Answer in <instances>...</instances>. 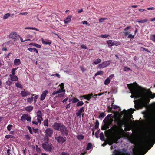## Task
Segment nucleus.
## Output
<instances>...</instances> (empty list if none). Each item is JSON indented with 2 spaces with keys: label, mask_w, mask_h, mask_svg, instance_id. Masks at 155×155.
<instances>
[{
  "label": "nucleus",
  "mask_w": 155,
  "mask_h": 155,
  "mask_svg": "<svg viewBox=\"0 0 155 155\" xmlns=\"http://www.w3.org/2000/svg\"><path fill=\"white\" fill-rule=\"evenodd\" d=\"M101 61V60L99 58H97L94 61L93 63L95 64H98L100 63Z\"/></svg>",
  "instance_id": "obj_33"
},
{
  "label": "nucleus",
  "mask_w": 155,
  "mask_h": 155,
  "mask_svg": "<svg viewBox=\"0 0 155 155\" xmlns=\"http://www.w3.org/2000/svg\"><path fill=\"white\" fill-rule=\"evenodd\" d=\"M79 101V100L75 97H74L73 99L72 102L73 103H75Z\"/></svg>",
  "instance_id": "obj_47"
},
{
  "label": "nucleus",
  "mask_w": 155,
  "mask_h": 155,
  "mask_svg": "<svg viewBox=\"0 0 155 155\" xmlns=\"http://www.w3.org/2000/svg\"><path fill=\"white\" fill-rule=\"evenodd\" d=\"M100 36L103 38H106L108 37V36H110L107 34H106L105 35H101Z\"/></svg>",
  "instance_id": "obj_64"
},
{
  "label": "nucleus",
  "mask_w": 155,
  "mask_h": 155,
  "mask_svg": "<svg viewBox=\"0 0 155 155\" xmlns=\"http://www.w3.org/2000/svg\"><path fill=\"white\" fill-rule=\"evenodd\" d=\"M92 147V145L91 143H89L87 145V146L86 147L87 150H88L91 149Z\"/></svg>",
  "instance_id": "obj_38"
},
{
  "label": "nucleus",
  "mask_w": 155,
  "mask_h": 155,
  "mask_svg": "<svg viewBox=\"0 0 155 155\" xmlns=\"http://www.w3.org/2000/svg\"><path fill=\"white\" fill-rule=\"evenodd\" d=\"M18 67L16 68H14L12 69L11 73L12 74V76L15 75V71L18 68Z\"/></svg>",
  "instance_id": "obj_40"
},
{
  "label": "nucleus",
  "mask_w": 155,
  "mask_h": 155,
  "mask_svg": "<svg viewBox=\"0 0 155 155\" xmlns=\"http://www.w3.org/2000/svg\"><path fill=\"white\" fill-rule=\"evenodd\" d=\"M48 91L47 90H45L42 92L40 97V100H43L45 98L47 94H48Z\"/></svg>",
  "instance_id": "obj_14"
},
{
  "label": "nucleus",
  "mask_w": 155,
  "mask_h": 155,
  "mask_svg": "<svg viewBox=\"0 0 155 155\" xmlns=\"http://www.w3.org/2000/svg\"><path fill=\"white\" fill-rule=\"evenodd\" d=\"M127 86L132 94L130 96L131 98L137 99L140 97L138 93V89L134 86L133 84H127Z\"/></svg>",
  "instance_id": "obj_2"
},
{
  "label": "nucleus",
  "mask_w": 155,
  "mask_h": 155,
  "mask_svg": "<svg viewBox=\"0 0 155 155\" xmlns=\"http://www.w3.org/2000/svg\"><path fill=\"white\" fill-rule=\"evenodd\" d=\"M95 125L94 127V129H97L98 128L99 123L98 120H96L95 123Z\"/></svg>",
  "instance_id": "obj_32"
},
{
  "label": "nucleus",
  "mask_w": 155,
  "mask_h": 155,
  "mask_svg": "<svg viewBox=\"0 0 155 155\" xmlns=\"http://www.w3.org/2000/svg\"><path fill=\"white\" fill-rule=\"evenodd\" d=\"M27 128L28 129V130H29V131L30 134H32V129L31 127H30L29 126H27Z\"/></svg>",
  "instance_id": "obj_56"
},
{
  "label": "nucleus",
  "mask_w": 155,
  "mask_h": 155,
  "mask_svg": "<svg viewBox=\"0 0 155 155\" xmlns=\"http://www.w3.org/2000/svg\"><path fill=\"white\" fill-rule=\"evenodd\" d=\"M84 107H81L80 109L76 112V116L77 117H81L82 113L84 111Z\"/></svg>",
  "instance_id": "obj_12"
},
{
  "label": "nucleus",
  "mask_w": 155,
  "mask_h": 155,
  "mask_svg": "<svg viewBox=\"0 0 155 155\" xmlns=\"http://www.w3.org/2000/svg\"><path fill=\"white\" fill-rule=\"evenodd\" d=\"M53 133V130L50 128H48L45 130V133L46 137L45 138L48 137H51Z\"/></svg>",
  "instance_id": "obj_9"
},
{
  "label": "nucleus",
  "mask_w": 155,
  "mask_h": 155,
  "mask_svg": "<svg viewBox=\"0 0 155 155\" xmlns=\"http://www.w3.org/2000/svg\"><path fill=\"white\" fill-rule=\"evenodd\" d=\"M21 120H26L28 121H31V117L28 115L27 114H24L21 117Z\"/></svg>",
  "instance_id": "obj_13"
},
{
  "label": "nucleus",
  "mask_w": 155,
  "mask_h": 155,
  "mask_svg": "<svg viewBox=\"0 0 155 155\" xmlns=\"http://www.w3.org/2000/svg\"><path fill=\"white\" fill-rule=\"evenodd\" d=\"M148 21V20L147 19H145L143 20H141L140 21H136L139 23H142L147 22Z\"/></svg>",
  "instance_id": "obj_28"
},
{
  "label": "nucleus",
  "mask_w": 155,
  "mask_h": 155,
  "mask_svg": "<svg viewBox=\"0 0 155 155\" xmlns=\"http://www.w3.org/2000/svg\"><path fill=\"white\" fill-rule=\"evenodd\" d=\"M55 138L57 141L60 143H63L66 140V138L65 137H64L61 135L55 137Z\"/></svg>",
  "instance_id": "obj_7"
},
{
  "label": "nucleus",
  "mask_w": 155,
  "mask_h": 155,
  "mask_svg": "<svg viewBox=\"0 0 155 155\" xmlns=\"http://www.w3.org/2000/svg\"><path fill=\"white\" fill-rule=\"evenodd\" d=\"M42 116V115L41 112L40 110H38L37 112V122L33 120L32 123L36 125L38 124V122L40 124H41V121L43 120Z\"/></svg>",
  "instance_id": "obj_5"
},
{
  "label": "nucleus",
  "mask_w": 155,
  "mask_h": 155,
  "mask_svg": "<svg viewBox=\"0 0 155 155\" xmlns=\"http://www.w3.org/2000/svg\"><path fill=\"white\" fill-rule=\"evenodd\" d=\"M41 40L42 41V43L43 44H45V45H50L52 43V41L49 40H45L46 41L44 40L43 38H41Z\"/></svg>",
  "instance_id": "obj_18"
},
{
  "label": "nucleus",
  "mask_w": 155,
  "mask_h": 155,
  "mask_svg": "<svg viewBox=\"0 0 155 155\" xmlns=\"http://www.w3.org/2000/svg\"><path fill=\"white\" fill-rule=\"evenodd\" d=\"M100 140L102 141H104L105 137L103 132H102L100 133Z\"/></svg>",
  "instance_id": "obj_26"
},
{
  "label": "nucleus",
  "mask_w": 155,
  "mask_h": 155,
  "mask_svg": "<svg viewBox=\"0 0 155 155\" xmlns=\"http://www.w3.org/2000/svg\"><path fill=\"white\" fill-rule=\"evenodd\" d=\"M105 115L106 114H105L104 112L100 113V114L98 116V118L99 119H102L104 117Z\"/></svg>",
  "instance_id": "obj_27"
},
{
  "label": "nucleus",
  "mask_w": 155,
  "mask_h": 155,
  "mask_svg": "<svg viewBox=\"0 0 155 155\" xmlns=\"http://www.w3.org/2000/svg\"><path fill=\"white\" fill-rule=\"evenodd\" d=\"M20 94L22 97H25L29 95L30 93L28 92H26L25 91H22L21 92Z\"/></svg>",
  "instance_id": "obj_20"
},
{
  "label": "nucleus",
  "mask_w": 155,
  "mask_h": 155,
  "mask_svg": "<svg viewBox=\"0 0 155 155\" xmlns=\"http://www.w3.org/2000/svg\"><path fill=\"white\" fill-rule=\"evenodd\" d=\"M33 108V106H29L25 107V109L26 110L30 112L32 110Z\"/></svg>",
  "instance_id": "obj_22"
},
{
  "label": "nucleus",
  "mask_w": 155,
  "mask_h": 155,
  "mask_svg": "<svg viewBox=\"0 0 155 155\" xmlns=\"http://www.w3.org/2000/svg\"><path fill=\"white\" fill-rule=\"evenodd\" d=\"M134 35H132L131 34H129L128 36V38H134Z\"/></svg>",
  "instance_id": "obj_57"
},
{
  "label": "nucleus",
  "mask_w": 155,
  "mask_h": 155,
  "mask_svg": "<svg viewBox=\"0 0 155 155\" xmlns=\"http://www.w3.org/2000/svg\"><path fill=\"white\" fill-rule=\"evenodd\" d=\"M107 42L109 46L111 47L113 46V41L112 40H108Z\"/></svg>",
  "instance_id": "obj_34"
},
{
  "label": "nucleus",
  "mask_w": 155,
  "mask_h": 155,
  "mask_svg": "<svg viewBox=\"0 0 155 155\" xmlns=\"http://www.w3.org/2000/svg\"><path fill=\"white\" fill-rule=\"evenodd\" d=\"M25 29H32V30H36L37 31H38V29H37L36 28H35L34 27H26L25 28Z\"/></svg>",
  "instance_id": "obj_39"
},
{
  "label": "nucleus",
  "mask_w": 155,
  "mask_h": 155,
  "mask_svg": "<svg viewBox=\"0 0 155 155\" xmlns=\"http://www.w3.org/2000/svg\"><path fill=\"white\" fill-rule=\"evenodd\" d=\"M110 80L107 78L105 80L104 84L106 85H108L110 83Z\"/></svg>",
  "instance_id": "obj_44"
},
{
  "label": "nucleus",
  "mask_w": 155,
  "mask_h": 155,
  "mask_svg": "<svg viewBox=\"0 0 155 155\" xmlns=\"http://www.w3.org/2000/svg\"><path fill=\"white\" fill-rule=\"evenodd\" d=\"M100 131V130H98L95 133V136L96 138H98L99 137L98 134Z\"/></svg>",
  "instance_id": "obj_58"
},
{
  "label": "nucleus",
  "mask_w": 155,
  "mask_h": 155,
  "mask_svg": "<svg viewBox=\"0 0 155 155\" xmlns=\"http://www.w3.org/2000/svg\"><path fill=\"white\" fill-rule=\"evenodd\" d=\"M111 115V114H108L103 120V122H107L108 121L110 120V118Z\"/></svg>",
  "instance_id": "obj_25"
},
{
  "label": "nucleus",
  "mask_w": 155,
  "mask_h": 155,
  "mask_svg": "<svg viewBox=\"0 0 155 155\" xmlns=\"http://www.w3.org/2000/svg\"><path fill=\"white\" fill-rule=\"evenodd\" d=\"M93 94L92 93L89 94L87 95H84L80 97V98H84L88 101L90 100L92 97H93Z\"/></svg>",
  "instance_id": "obj_10"
},
{
  "label": "nucleus",
  "mask_w": 155,
  "mask_h": 155,
  "mask_svg": "<svg viewBox=\"0 0 155 155\" xmlns=\"http://www.w3.org/2000/svg\"><path fill=\"white\" fill-rule=\"evenodd\" d=\"M21 61L19 59H16L14 61V64L15 66H18L21 64Z\"/></svg>",
  "instance_id": "obj_19"
},
{
  "label": "nucleus",
  "mask_w": 155,
  "mask_h": 155,
  "mask_svg": "<svg viewBox=\"0 0 155 155\" xmlns=\"http://www.w3.org/2000/svg\"><path fill=\"white\" fill-rule=\"evenodd\" d=\"M10 15V13H7L5 14L3 17V19H6L8 18L9 17Z\"/></svg>",
  "instance_id": "obj_42"
},
{
  "label": "nucleus",
  "mask_w": 155,
  "mask_h": 155,
  "mask_svg": "<svg viewBox=\"0 0 155 155\" xmlns=\"http://www.w3.org/2000/svg\"><path fill=\"white\" fill-rule=\"evenodd\" d=\"M30 45H32L33 46L38 48H40L41 47V46L40 45L36 43H31L30 44Z\"/></svg>",
  "instance_id": "obj_31"
},
{
  "label": "nucleus",
  "mask_w": 155,
  "mask_h": 155,
  "mask_svg": "<svg viewBox=\"0 0 155 155\" xmlns=\"http://www.w3.org/2000/svg\"><path fill=\"white\" fill-rule=\"evenodd\" d=\"M52 127L54 129L60 131L61 134L63 135L67 136L68 134V131L67 128L61 123L55 122Z\"/></svg>",
  "instance_id": "obj_1"
},
{
  "label": "nucleus",
  "mask_w": 155,
  "mask_h": 155,
  "mask_svg": "<svg viewBox=\"0 0 155 155\" xmlns=\"http://www.w3.org/2000/svg\"><path fill=\"white\" fill-rule=\"evenodd\" d=\"M64 94H59L58 96H56L55 97H64Z\"/></svg>",
  "instance_id": "obj_61"
},
{
  "label": "nucleus",
  "mask_w": 155,
  "mask_h": 155,
  "mask_svg": "<svg viewBox=\"0 0 155 155\" xmlns=\"http://www.w3.org/2000/svg\"><path fill=\"white\" fill-rule=\"evenodd\" d=\"M110 63V61H107L103 62L102 64L98 66V68H105L109 65Z\"/></svg>",
  "instance_id": "obj_8"
},
{
  "label": "nucleus",
  "mask_w": 155,
  "mask_h": 155,
  "mask_svg": "<svg viewBox=\"0 0 155 155\" xmlns=\"http://www.w3.org/2000/svg\"><path fill=\"white\" fill-rule=\"evenodd\" d=\"M130 69L127 67H124V70L125 71H128L129 70H130Z\"/></svg>",
  "instance_id": "obj_51"
},
{
  "label": "nucleus",
  "mask_w": 155,
  "mask_h": 155,
  "mask_svg": "<svg viewBox=\"0 0 155 155\" xmlns=\"http://www.w3.org/2000/svg\"><path fill=\"white\" fill-rule=\"evenodd\" d=\"M120 45V42L117 41H113V45Z\"/></svg>",
  "instance_id": "obj_49"
},
{
  "label": "nucleus",
  "mask_w": 155,
  "mask_h": 155,
  "mask_svg": "<svg viewBox=\"0 0 155 155\" xmlns=\"http://www.w3.org/2000/svg\"><path fill=\"white\" fill-rule=\"evenodd\" d=\"M10 76L11 78V80L12 81H17L18 80V79L17 77L15 75L12 76L11 75H10Z\"/></svg>",
  "instance_id": "obj_23"
},
{
  "label": "nucleus",
  "mask_w": 155,
  "mask_h": 155,
  "mask_svg": "<svg viewBox=\"0 0 155 155\" xmlns=\"http://www.w3.org/2000/svg\"><path fill=\"white\" fill-rule=\"evenodd\" d=\"M33 101V97H32L31 98H29L27 99V101L31 103Z\"/></svg>",
  "instance_id": "obj_48"
},
{
  "label": "nucleus",
  "mask_w": 155,
  "mask_h": 155,
  "mask_svg": "<svg viewBox=\"0 0 155 155\" xmlns=\"http://www.w3.org/2000/svg\"><path fill=\"white\" fill-rule=\"evenodd\" d=\"M77 139L79 140H83L84 138V136L82 134H79L77 136Z\"/></svg>",
  "instance_id": "obj_29"
},
{
  "label": "nucleus",
  "mask_w": 155,
  "mask_h": 155,
  "mask_svg": "<svg viewBox=\"0 0 155 155\" xmlns=\"http://www.w3.org/2000/svg\"><path fill=\"white\" fill-rule=\"evenodd\" d=\"M28 50L30 52H34L35 50V48H28Z\"/></svg>",
  "instance_id": "obj_59"
},
{
  "label": "nucleus",
  "mask_w": 155,
  "mask_h": 155,
  "mask_svg": "<svg viewBox=\"0 0 155 155\" xmlns=\"http://www.w3.org/2000/svg\"><path fill=\"white\" fill-rule=\"evenodd\" d=\"M19 35H18L16 32H11L9 35V37L10 38H12L14 40H16L18 38Z\"/></svg>",
  "instance_id": "obj_11"
},
{
  "label": "nucleus",
  "mask_w": 155,
  "mask_h": 155,
  "mask_svg": "<svg viewBox=\"0 0 155 155\" xmlns=\"http://www.w3.org/2000/svg\"><path fill=\"white\" fill-rule=\"evenodd\" d=\"M104 124L102 126L101 129L102 130H106L109 128V125L107 122H104Z\"/></svg>",
  "instance_id": "obj_16"
},
{
  "label": "nucleus",
  "mask_w": 155,
  "mask_h": 155,
  "mask_svg": "<svg viewBox=\"0 0 155 155\" xmlns=\"http://www.w3.org/2000/svg\"><path fill=\"white\" fill-rule=\"evenodd\" d=\"M15 86L19 88H22L23 86L19 83L17 82L15 84Z\"/></svg>",
  "instance_id": "obj_30"
},
{
  "label": "nucleus",
  "mask_w": 155,
  "mask_h": 155,
  "mask_svg": "<svg viewBox=\"0 0 155 155\" xmlns=\"http://www.w3.org/2000/svg\"><path fill=\"white\" fill-rule=\"evenodd\" d=\"M72 17V15H68L64 20V23L65 24H68L70 22Z\"/></svg>",
  "instance_id": "obj_15"
},
{
  "label": "nucleus",
  "mask_w": 155,
  "mask_h": 155,
  "mask_svg": "<svg viewBox=\"0 0 155 155\" xmlns=\"http://www.w3.org/2000/svg\"><path fill=\"white\" fill-rule=\"evenodd\" d=\"M107 19V18H100L99 19V22L100 23H102V22H103L104 20H106Z\"/></svg>",
  "instance_id": "obj_60"
},
{
  "label": "nucleus",
  "mask_w": 155,
  "mask_h": 155,
  "mask_svg": "<svg viewBox=\"0 0 155 155\" xmlns=\"http://www.w3.org/2000/svg\"><path fill=\"white\" fill-rule=\"evenodd\" d=\"M111 99L112 100V104H111V106H112V108L114 109H117L118 108V107L116 105H113L114 102V98H111Z\"/></svg>",
  "instance_id": "obj_24"
},
{
  "label": "nucleus",
  "mask_w": 155,
  "mask_h": 155,
  "mask_svg": "<svg viewBox=\"0 0 155 155\" xmlns=\"http://www.w3.org/2000/svg\"><path fill=\"white\" fill-rule=\"evenodd\" d=\"M48 137L45 138L44 139L45 143L42 144V147L46 151L51 152L52 150V147L48 144Z\"/></svg>",
  "instance_id": "obj_4"
},
{
  "label": "nucleus",
  "mask_w": 155,
  "mask_h": 155,
  "mask_svg": "<svg viewBox=\"0 0 155 155\" xmlns=\"http://www.w3.org/2000/svg\"><path fill=\"white\" fill-rule=\"evenodd\" d=\"M84 104V103L82 101H79L78 102V103L76 104V106L77 107H78L79 106H82Z\"/></svg>",
  "instance_id": "obj_35"
},
{
  "label": "nucleus",
  "mask_w": 155,
  "mask_h": 155,
  "mask_svg": "<svg viewBox=\"0 0 155 155\" xmlns=\"http://www.w3.org/2000/svg\"><path fill=\"white\" fill-rule=\"evenodd\" d=\"M12 81L11 80V81L8 80L6 82V84L7 85H8L9 86H10L12 82Z\"/></svg>",
  "instance_id": "obj_52"
},
{
  "label": "nucleus",
  "mask_w": 155,
  "mask_h": 155,
  "mask_svg": "<svg viewBox=\"0 0 155 155\" xmlns=\"http://www.w3.org/2000/svg\"><path fill=\"white\" fill-rule=\"evenodd\" d=\"M114 76V75L113 74H112L111 75H110L108 78H107L109 79L110 81L111 79H112Z\"/></svg>",
  "instance_id": "obj_62"
},
{
  "label": "nucleus",
  "mask_w": 155,
  "mask_h": 155,
  "mask_svg": "<svg viewBox=\"0 0 155 155\" xmlns=\"http://www.w3.org/2000/svg\"><path fill=\"white\" fill-rule=\"evenodd\" d=\"M80 68L81 69V71L83 72H84L86 70V69L84 68V67H83V66H80Z\"/></svg>",
  "instance_id": "obj_50"
},
{
  "label": "nucleus",
  "mask_w": 155,
  "mask_h": 155,
  "mask_svg": "<svg viewBox=\"0 0 155 155\" xmlns=\"http://www.w3.org/2000/svg\"><path fill=\"white\" fill-rule=\"evenodd\" d=\"M150 39L155 42V35H151L150 36Z\"/></svg>",
  "instance_id": "obj_41"
},
{
  "label": "nucleus",
  "mask_w": 155,
  "mask_h": 155,
  "mask_svg": "<svg viewBox=\"0 0 155 155\" xmlns=\"http://www.w3.org/2000/svg\"><path fill=\"white\" fill-rule=\"evenodd\" d=\"M113 120L112 119H110V120L108 121L107 122L109 126L113 125Z\"/></svg>",
  "instance_id": "obj_53"
},
{
  "label": "nucleus",
  "mask_w": 155,
  "mask_h": 155,
  "mask_svg": "<svg viewBox=\"0 0 155 155\" xmlns=\"http://www.w3.org/2000/svg\"><path fill=\"white\" fill-rule=\"evenodd\" d=\"M125 123V121L123 120H118L117 123V124L118 125V127L120 128L122 127Z\"/></svg>",
  "instance_id": "obj_17"
},
{
  "label": "nucleus",
  "mask_w": 155,
  "mask_h": 155,
  "mask_svg": "<svg viewBox=\"0 0 155 155\" xmlns=\"http://www.w3.org/2000/svg\"><path fill=\"white\" fill-rule=\"evenodd\" d=\"M65 91L64 89H59L58 90L56 91V93L57 94H59L61 92H65Z\"/></svg>",
  "instance_id": "obj_43"
},
{
  "label": "nucleus",
  "mask_w": 155,
  "mask_h": 155,
  "mask_svg": "<svg viewBox=\"0 0 155 155\" xmlns=\"http://www.w3.org/2000/svg\"><path fill=\"white\" fill-rule=\"evenodd\" d=\"M5 138L8 139L10 138H14V136L12 135H7L5 136Z\"/></svg>",
  "instance_id": "obj_46"
},
{
  "label": "nucleus",
  "mask_w": 155,
  "mask_h": 155,
  "mask_svg": "<svg viewBox=\"0 0 155 155\" xmlns=\"http://www.w3.org/2000/svg\"><path fill=\"white\" fill-rule=\"evenodd\" d=\"M134 102L135 104V107L137 110L146 106L147 102L146 99L144 98H140L137 100H134Z\"/></svg>",
  "instance_id": "obj_3"
},
{
  "label": "nucleus",
  "mask_w": 155,
  "mask_h": 155,
  "mask_svg": "<svg viewBox=\"0 0 155 155\" xmlns=\"http://www.w3.org/2000/svg\"><path fill=\"white\" fill-rule=\"evenodd\" d=\"M12 126H13L12 125L9 124L7 126V129L8 131H10Z\"/></svg>",
  "instance_id": "obj_55"
},
{
  "label": "nucleus",
  "mask_w": 155,
  "mask_h": 155,
  "mask_svg": "<svg viewBox=\"0 0 155 155\" xmlns=\"http://www.w3.org/2000/svg\"><path fill=\"white\" fill-rule=\"evenodd\" d=\"M48 119L47 118L44 121L43 123H44V126H48Z\"/></svg>",
  "instance_id": "obj_37"
},
{
  "label": "nucleus",
  "mask_w": 155,
  "mask_h": 155,
  "mask_svg": "<svg viewBox=\"0 0 155 155\" xmlns=\"http://www.w3.org/2000/svg\"><path fill=\"white\" fill-rule=\"evenodd\" d=\"M117 132V134L116 136L117 139L115 142L116 143L117 142L118 139L122 137V134L124 132V130L122 128V127H118Z\"/></svg>",
  "instance_id": "obj_6"
},
{
  "label": "nucleus",
  "mask_w": 155,
  "mask_h": 155,
  "mask_svg": "<svg viewBox=\"0 0 155 155\" xmlns=\"http://www.w3.org/2000/svg\"><path fill=\"white\" fill-rule=\"evenodd\" d=\"M122 151L123 153H122L123 155H131L130 153L127 151V150L125 149L124 148L122 149Z\"/></svg>",
  "instance_id": "obj_21"
},
{
  "label": "nucleus",
  "mask_w": 155,
  "mask_h": 155,
  "mask_svg": "<svg viewBox=\"0 0 155 155\" xmlns=\"http://www.w3.org/2000/svg\"><path fill=\"white\" fill-rule=\"evenodd\" d=\"M35 147L36 151L39 153H40L41 150L40 148L38 147V145H36Z\"/></svg>",
  "instance_id": "obj_54"
},
{
  "label": "nucleus",
  "mask_w": 155,
  "mask_h": 155,
  "mask_svg": "<svg viewBox=\"0 0 155 155\" xmlns=\"http://www.w3.org/2000/svg\"><path fill=\"white\" fill-rule=\"evenodd\" d=\"M103 74V72L102 71H98L97 73H96L95 75V76H96L99 75H102Z\"/></svg>",
  "instance_id": "obj_45"
},
{
  "label": "nucleus",
  "mask_w": 155,
  "mask_h": 155,
  "mask_svg": "<svg viewBox=\"0 0 155 155\" xmlns=\"http://www.w3.org/2000/svg\"><path fill=\"white\" fill-rule=\"evenodd\" d=\"M81 48L84 49H86L87 48V46L84 44H82L81 45Z\"/></svg>",
  "instance_id": "obj_63"
},
{
  "label": "nucleus",
  "mask_w": 155,
  "mask_h": 155,
  "mask_svg": "<svg viewBox=\"0 0 155 155\" xmlns=\"http://www.w3.org/2000/svg\"><path fill=\"white\" fill-rule=\"evenodd\" d=\"M118 128V126L116 125H114L111 128L113 130V131L117 130V131Z\"/></svg>",
  "instance_id": "obj_36"
}]
</instances>
